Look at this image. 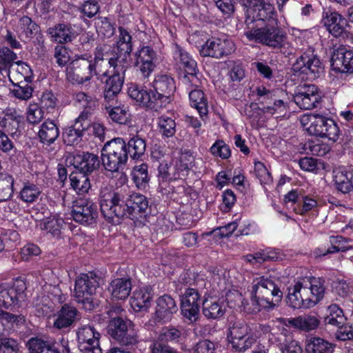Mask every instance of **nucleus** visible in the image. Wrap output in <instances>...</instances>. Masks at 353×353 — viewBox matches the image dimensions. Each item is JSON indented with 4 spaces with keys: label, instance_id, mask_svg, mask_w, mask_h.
<instances>
[{
    "label": "nucleus",
    "instance_id": "obj_1",
    "mask_svg": "<svg viewBox=\"0 0 353 353\" xmlns=\"http://www.w3.org/2000/svg\"><path fill=\"white\" fill-rule=\"evenodd\" d=\"M99 198L102 214L112 222L114 218L125 216L131 219H137L138 216H142L148 208L147 198L139 194L126 196L121 191L112 192L104 188L101 190Z\"/></svg>",
    "mask_w": 353,
    "mask_h": 353
},
{
    "label": "nucleus",
    "instance_id": "obj_2",
    "mask_svg": "<svg viewBox=\"0 0 353 353\" xmlns=\"http://www.w3.org/2000/svg\"><path fill=\"white\" fill-rule=\"evenodd\" d=\"M154 92H148L137 85L128 88L130 97L148 108L158 110L169 103L175 91L174 79L167 74L157 75L152 82Z\"/></svg>",
    "mask_w": 353,
    "mask_h": 353
},
{
    "label": "nucleus",
    "instance_id": "obj_3",
    "mask_svg": "<svg viewBox=\"0 0 353 353\" xmlns=\"http://www.w3.org/2000/svg\"><path fill=\"white\" fill-rule=\"evenodd\" d=\"M325 293L322 278H303L289 287L288 303L293 308H310L317 304Z\"/></svg>",
    "mask_w": 353,
    "mask_h": 353
},
{
    "label": "nucleus",
    "instance_id": "obj_4",
    "mask_svg": "<svg viewBox=\"0 0 353 353\" xmlns=\"http://www.w3.org/2000/svg\"><path fill=\"white\" fill-rule=\"evenodd\" d=\"M250 296L252 303L256 305L253 312H257L261 308H274L281 301L283 293L272 279L261 276L254 279Z\"/></svg>",
    "mask_w": 353,
    "mask_h": 353
},
{
    "label": "nucleus",
    "instance_id": "obj_5",
    "mask_svg": "<svg viewBox=\"0 0 353 353\" xmlns=\"http://www.w3.org/2000/svg\"><path fill=\"white\" fill-rule=\"evenodd\" d=\"M300 123L310 135L327 138L335 142L339 137L340 130L336 122L319 114H304Z\"/></svg>",
    "mask_w": 353,
    "mask_h": 353
},
{
    "label": "nucleus",
    "instance_id": "obj_6",
    "mask_svg": "<svg viewBox=\"0 0 353 353\" xmlns=\"http://www.w3.org/2000/svg\"><path fill=\"white\" fill-rule=\"evenodd\" d=\"M99 279L95 273L90 272L79 274L75 280L74 299L85 310L90 311L97 305L94 295L99 287Z\"/></svg>",
    "mask_w": 353,
    "mask_h": 353
},
{
    "label": "nucleus",
    "instance_id": "obj_7",
    "mask_svg": "<svg viewBox=\"0 0 353 353\" xmlns=\"http://www.w3.org/2000/svg\"><path fill=\"white\" fill-rule=\"evenodd\" d=\"M102 164L110 172L123 170L128 159L127 144L121 138L107 142L101 151Z\"/></svg>",
    "mask_w": 353,
    "mask_h": 353
},
{
    "label": "nucleus",
    "instance_id": "obj_8",
    "mask_svg": "<svg viewBox=\"0 0 353 353\" xmlns=\"http://www.w3.org/2000/svg\"><path fill=\"white\" fill-rule=\"evenodd\" d=\"M97 74L101 75L92 63V54L88 53L75 57L66 68V78L72 84H82Z\"/></svg>",
    "mask_w": 353,
    "mask_h": 353
},
{
    "label": "nucleus",
    "instance_id": "obj_9",
    "mask_svg": "<svg viewBox=\"0 0 353 353\" xmlns=\"http://www.w3.org/2000/svg\"><path fill=\"white\" fill-rule=\"evenodd\" d=\"M250 326L243 321L234 322L228 329L227 338L232 349L245 352L256 341L257 336L251 332Z\"/></svg>",
    "mask_w": 353,
    "mask_h": 353
},
{
    "label": "nucleus",
    "instance_id": "obj_10",
    "mask_svg": "<svg viewBox=\"0 0 353 353\" xmlns=\"http://www.w3.org/2000/svg\"><path fill=\"white\" fill-rule=\"evenodd\" d=\"M244 34L250 41L259 42L272 48H281L286 40L285 34L278 28L272 26L249 29Z\"/></svg>",
    "mask_w": 353,
    "mask_h": 353
},
{
    "label": "nucleus",
    "instance_id": "obj_11",
    "mask_svg": "<svg viewBox=\"0 0 353 353\" xmlns=\"http://www.w3.org/2000/svg\"><path fill=\"white\" fill-rule=\"evenodd\" d=\"M109 334L123 345H134L138 336L134 324L121 317H113L108 324Z\"/></svg>",
    "mask_w": 353,
    "mask_h": 353
},
{
    "label": "nucleus",
    "instance_id": "obj_12",
    "mask_svg": "<svg viewBox=\"0 0 353 353\" xmlns=\"http://www.w3.org/2000/svg\"><path fill=\"white\" fill-rule=\"evenodd\" d=\"M292 69L299 75H303L301 78L306 80L316 79L323 70L320 59L312 51L301 54L293 64Z\"/></svg>",
    "mask_w": 353,
    "mask_h": 353
},
{
    "label": "nucleus",
    "instance_id": "obj_13",
    "mask_svg": "<svg viewBox=\"0 0 353 353\" xmlns=\"http://www.w3.org/2000/svg\"><path fill=\"white\" fill-rule=\"evenodd\" d=\"M78 346L82 353H102L100 334L92 325H83L77 331Z\"/></svg>",
    "mask_w": 353,
    "mask_h": 353
},
{
    "label": "nucleus",
    "instance_id": "obj_14",
    "mask_svg": "<svg viewBox=\"0 0 353 353\" xmlns=\"http://www.w3.org/2000/svg\"><path fill=\"white\" fill-rule=\"evenodd\" d=\"M234 43L225 37H212L202 46L200 53L204 57L221 59L234 51Z\"/></svg>",
    "mask_w": 353,
    "mask_h": 353
},
{
    "label": "nucleus",
    "instance_id": "obj_15",
    "mask_svg": "<svg viewBox=\"0 0 353 353\" xmlns=\"http://www.w3.org/2000/svg\"><path fill=\"white\" fill-rule=\"evenodd\" d=\"M174 59L185 70L184 81H187L192 86L196 87L200 85L201 81L197 77L198 69L196 62L185 50L178 45H176L174 47Z\"/></svg>",
    "mask_w": 353,
    "mask_h": 353
},
{
    "label": "nucleus",
    "instance_id": "obj_16",
    "mask_svg": "<svg viewBox=\"0 0 353 353\" xmlns=\"http://www.w3.org/2000/svg\"><path fill=\"white\" fill-rule=\"evenodd\" d=\"M26 289V283L21 279L15 280L12 284H0V307L9 308L17 305Z\"/></svg>",
    "mask_w": 353,
    "mask_h": 353
},
{
    "label": "nucleus",
    "instance_id": "obj_17",
    "mask_svg": "<svg viewBox=\"0 0 353 353\" xmlns=\"http://www.w3.org/2000/svg\"><path fill=\"white\" fill-rule=\"evenodd\" d=\"M72 216L77 223L85 225L92 224L97 217V207L92 201L79 199L74 203Z\"/></svg>",
    "mask_w": 353,
    "mask_h": 353
},
{
    "label": "nucleus",
    "instance_id": "obj_18",
    "mask_svg": "<svg viewBox=\"0 0 353 353\" xmlns=\"http://www.w3.org/2000/svg\"><path fill=\"white\" fill-rule=\"evenodd\" d=\"M245 6H253V8L248 9V15L245 22L250 20V22L270 21L274 20L275 11L273 5L266 3L264 0H249L246 1Z\"/></svg>",
    "mask_w": 353,
    "mask_h": 353
},
{
    "label": "nucleus",
    "instance_id": "obj_19",
    "mask_svg": "<svg viewBox=\"0 0 353 353\" xmlns=\"http://www.w3.org/2000/svg\"><path fill=\"white\" fill-rule=\"evenodd\" d=\"M200 302L201 295L195 289L188 288L181 296V313L190 323L195 322L198 319Z\"/></svg>",
    "mask_w": 353,
    "mask_h": 353
},
{
    "label": "nucleus",
    "instance_id": "obj_20",
    "mask_svg": "<svg viewBox=\"0 0 353 353\" xmlns=\"http://www.w3.org/2000/svg\"><path fill=\"white\" fill-rule=\"evenodd\" d=\"M321 99L319 89L312 84L301 87L294 96V103L303 110H311L316 107Z\"/></svg>",
    "mask_w": 353,
    "mask_h": 353
},
{
    "label": "nucleus",
    "instance_id": "obj_21",
    "mask_svg": "<svg viewBox=\"0 0 353 353\" xmlns=\"http://www.w3.org/2000/svg\"><path fill=\"white\" fill-rule=\"evenodd\" d=\"M90 125L89 112L83 111L75 119L74 125L65 129L63 132L64 142L67 145L77 143L83 132L89 129Z\"/></svg>",
    "mask_w": 353,
    "mask_h": 353
},
{
    "label": "nucleus",
    "instance_id": "obj_22",
    "mask_svg": "<svg viewBox=\"0 0 353 353\" xmlns=\"http://www.w3.org/2000/svg\"><path fill=\"white\" fill-rule=\"evenodd\" d=\"M279 327L292 326L296 329L309 332L316 329L319 323V320L314 316L308 314L299 316L296 318L284 319L278 318L274 321Z\"/></svg>",
    "mask_w": 353,
    "mask_h": 353
},
{
    "label": "nucleus",
    "instance_id": "obj_23",
    "mask_svg": "<svg viewBox=\"0 0 353 353\" xmlns=\"http://www.w3.org/2000/svg\"><path fill=\"white\" fill-rule=\"evenodd\" d=\"M332 65L339 72H353V51L341 46L334 50L332 59Z\"/></svg>",
    "mask_w": 353,
    "mask_h": 353
},
{
    "label": "nucleus",
    "instance_id": "obj_24",
    "mask_svg": "<svg viewBox=\"0 0 353 353\" xmlns=\"http://www.w3.org/2000/svg\"><path fill=\"white\" fill-rule=\"evenodd\" d=\"M135 66L144 77H148L155 67V51L150 46H143L135 53Z\"/></svg>",
    "mask_w": 353,
    "mask_h": 353
},
{
    "label": "nucleus",
    "instance_id": "obj_25",
    "mask_svg": "<svg viewBox=\"0 0 353 353\" xmlns=\"http://www.w3.org/2000/svg\"><path fill=\"white\" fill-rule=\"evenodd\" d=\"M155 318L158 321L165 322L171 319L172 314L177 311V306L170 295H163L156 301Z\"/></svg>",
    "mask_w": 353,
    "mask_h": 353
},
{
    "label": "nucleus",
    "instance_id": "obj_26",
    "mask_svg": "<svg viewBox=\"0 0 353 353\" xmlns=\"http://www.w3.org/2000/svg\"><path fill=\"white\" fill-rule=\"evenodd\" d=\"M153 296L152 287L149 285L139 287L133 292L130 299L131 305L137 311L147 310L151 305Z\"/></svg>",
    "mask_w": 353,
    "mask_h": 353
},
{
    "label": "nucleus",
    "instance_id": "obj_27",
    "mask_svg": "<svg viewBox=\"0 0 353 353\" xmlns=\"http://www.w3.org/2000/svg\"><path fill=\"white\" fill-rule=\"evenodd\" d=\"M72 164L80 172L87 174L99 168L100 161L97 155L82 152L74 156Z\"/></svg>",
    "mask_w": 353,
    "mask_h": 353
},
{
    "label": "nucleus",
    "instance_id": "obj_28",
    "mask_svg": "<svg viewBox=\"0 0 353 353\" xmlns=\"http://www.w3.org/2000/svg\"><path fill=\"white\" fill-rule=\"evenodd\" d=\"M79 318L80 314L75 307L65 304L57 312L54 327L57 329L68 327Z\"/></svg>",
    "mask_w": 353,
    "mask_h": 353
},
{
    "label": "nucleus",
    "instance_id": "obj_29",
    "mask_svg": "<svg viewBox=\"0 0 353 353\" xmlns=\"http://www.w3.org/2000/svg\"><path fill=\"white\" fill-rule=\"evenodd\" d=\"M130 55V54H126V53L117 52L116 56L109 58L108 63H105V66L109 65L111 70H103L102 69H99V73L104 76H108L109 73L124 75L129 65L128 59Z\"/></svg>",
    "mask_w": 353,
    "mask_h": 353
},
{
    "label": "nucleus",
    "instance_id": "obj_30",
    "mask_svg": "<svg viewBox=\"0 0 353 353\" xmlns=\"http://www.w3.org/2000/svg\"><path fill=\"white\" fill-rule=\"evenodd\" d=\"M186 83L189 89V99L190 105L192 108L196 109L200 117L203 119L204 117L207 116L208 112V101L205 98L203 92L201 90L198 89V86H192L190 83L187 81H184Z\"/></svg>",
    "mask_w": 353,
    "mask_h": 353
},
{
    "label": "nucleus",
    "instance_id": "obj_31",
    "mask_svg": "<svg viewBox=\"0 0 353 353\" xmlns=\"http://www.w3.org/2000/svg\"><path fill=\"white\" fill-rule=\"evenodd\" d=\"M108 290L113 299L125 300L132 290L131 280L128 278H117L113 279L108 287Z\"/></svg>",
    "mask_w": 353,
    "mask_h": 353
},
{
    "label": "nucleus",
    "instance_id": "obj_32",
    "mask_svg": "<svg viewBox=\"0 0 353 353\" xmlns=\"http://www.w3.org/2000/svg\"><path fill=\"white\" fill-rule=\"evenodd\" d=\"M109 78L105 81V89L104 92L105 99L108 103L114 101L115 97L121 92L123 81L124 75L109 73Z\"/></svg>",
    "mask_w": 353,
    "mask_h": 353
},
{
    "label": "nucleus",
    "instance_id": "obj_33",
    "mask_svg": "<svg viewBox=\"0 0 353 353\" xmlns=\"http://www.w3.org/2000/svg\"><path fill=\"white\" fill-rule=\"evenodd\" d=\"M21 121V115L14 109H7L5 113L0 116V127L11 134H15Z\"/></svg>",
    "mask_w": 353,
    "mask_h": 353
},
{
    "label": "nucleus",
    "instance_id": "obj_34",
    "mask_svg": "<svg viewBox=\"0 0 353 353\" xmlns=\"http://www.w3.org/2000/svg\"><path fill=\"white\" fill-rule=\"evenodd\" d=\"M225 310L222 302L214 298L203 301V314L209 319H216L225 314Z\"/></svg>",
    "mask_w": 353,
    "mask_h": 353
},
{
    "label": "nucleus",
    "instance_id": "obj_35",
    "mask_svg": "<svg viewBox=\"0 0 353 353\" xmlns=\"http://www.w3.org/2000/svg\"><path fill=\"white\" fill-rule=\"evenodd\" d=\"M352 177V173L344 168H339L334 171L336 187L343 193H348L353 190Z\"/></svg>",
    "mask_w": 353,
    "mask_h": 353
},
{
    "label": "nucleus",
    "instance_id": "obj_36",
    "mask_svg": "<svg viewBox=\"0 0 353 353\" xmlns=\"http://www.w3.org/2000/svg\"><path fill=\"white\" fill-rule=\"evenodd\" d=\"M105 105V109L108 113L109 117L112 121L119 124H126L130 120V114L129 112L128 107L125 105L114 106V100L110 101Z\"/></svg>",
    "mask_w": 353,
    "mask_h": 353
},
{
    "label": "nucleus",
    "instance_id": "obj_37",
    "mask_svg": "<svg viewBox=\"0 0 353 353\" xmlns=\"http://www.w3.org/2000/svg\"><path fill=\"white\" fill-rule=\"evenodd\" d=\"M345 321L343 311L337 304H331L327 307V314L324 319L326 324L337 327L340 330Z\"/></svg>",
    "mask_w": 353,
    "mask_h": 353
},
{
    "label": "nucleus",
    "instance_id": "obj_38",
    "mask_svg": "<svg viewBox=\"0 0 353 353\" xmlns=\"http://www.w3.org/2000/svg\"><path fill=\"white\" fill-rule=\"evenodd\" d=\"M277 341L283 353H302V348L297 341L292 339L290 332L285 328L282 329Z\"/></svg>",
    "mask_w": 353,
    "mask_h": 353
},
{
    "label": "nucleus",
    "instance_id": "obj_39",
    "mask_svg": "<svg viewBox=\"0 0 353 353\" xmlns=\"http://www.w3.org/2000/svg\"><path fill=\"white\" fill-rule=\"evenodd\" d=\"M194 157L190 152L182 153L173 166L178 179L185 176L188 171L193 167Z\"/></svg>",
    "mask_w": 353,
    "mask_h": 353
},
{
    "label": "nucleus",
    "instance_id": "obj_40",
    "mask_svg": "<svg viewBox=\"0 0 353 353\" xmlns=\"http://www.w3.org/2000/svg\"><path fill=\"white\" fill-rule=\"evenodd\" d=\"M59 135V130L57 124L52 120L46 121L41 126L39 137L42 143H52Z\"/></svg>",
    "mask_w": 353,
    "mask_h": 353
},
{
    "label": "nucleus",
    "instance_id": "obj_41",
    "mask_svg": "<svg viewBox=\"0 0 353 353\" xmlns=\"http://www.w3.org/2000/svg\"><path fill=\"white\" fill-rule=\"evenodd\" d=\"M306 353H332V343L319 337H312L307 340L305 345Z\"/></svg>",
    "mask_w": 353,
    "mask_h": 353
},
{
    "label": "nucleus",
    "instance_id": "obj_42",
    "mask_svg": "<svg viewBox=\"0 0 353 353\" xmlns=\"http://www.w3.org/2000/svg\"><path fill=\"white\" fill-rule=\"evenodd\" d=\"M27 346L30 353H60L54 344L37 337L31 338Z\"/></svg>",
    "mask_w": 353,
    "mask_h": 353
},
{
    "label": "nucleus",
    "instance_id": "obj_43",
    "mask_svg": "<svg viewBox=\"0 0 353 353\" xmlns=\"http://www.w3.org/2000/svg\"><path fill=\"white\" fill-rule=\"evenodd\" d=\"M72 188L79 194L87 193L90 188V180L86 174L73 172L70 175Z\"/></svg>",
    "mask_w": 353,
    "mask_h": 353
},
{
    "label": "nucleus",
    "instance_id": "obj_44",
    "mask_svg": "<svg viewBox=\"0 0 353 353\" xmlns=\"http://www.w3.org/2000/svg\"><path fill=\"white\" fill-rule=\"evenodd\" d=\"M64 223V220L59 215L54 214L48 217L46 219H43L40 223V228L41 230H46L56 236L60 234L61 230Z\"/></svg>",
    "mask_w": 353,
    "mask_h": 353
},
{
    "label": "nucleus",
    "instance_id": "obj_45",
    "mask_svg": "<svg viewBox=\"0 0 353 353\" xmlns=\"http://www.w3.org/2000/svg\"><path fill=\"white\" fill-rule=\"evenodd\" d=\"M145 148V141L139 137H134L127 144L128 155L133 159H139L144 154Z\"/></svg>",
    "mask_w": 353,
    "mask_h": 353
},
{
    "label": "nucleus",
    "instance_id": "obj_46",
    "mask_svg": "<svg viewBox=\"0 0 353 353\" xmlns=\"http://www.w3.org/2000/svg\"><path fill=\"white\" fill-rule=\"evenodd\" d=\"M14 179L6 174H0V203L12 198L13 195Z\"/></svg>",
    "mask_w": 353,
    "mask_h": 353
},
{
    "label": "nucleus",
    "instance_id": "obj_47",
    "mask_svg": "<svg viewBox=\"0 0 353 353\" xmlns=\"http://www.w3.org/2000/svg\"><path fill=\"white\" fill-rule=\"evenodd\" d=\"M132 176L138 188H145L149 181L148 165L145 163L136 165L132 171Z\"/></svg>",
    "mask_w": 353,
    "mask_h": 353
},
{
    "label": "nucleus",
    "instance_id": "obj_48",
    "mask_svg": "<svg viewBox=\"0 0 353 353\" xmlns=\"http://www.w3.org/2000/svg\"><path fill=\"white\" fill-rule=\"evenodd\" d=\"M48 33L53 41L59 43L70 40V30L66 23H57L48 29Z\"/></svg>",
    "mask_w": 353,
    "mask_h": 353
},
{
    "label": "nucleus",
    "instance_id": "obj_49",
    "mask_svg": "<svg viewBox=\"0 0 353 353\" xmlns=\"http://www.w3.org/2000/svg\"><path fill=\"white\" fill-rule=\"evenodd\" d=\"M40 188L32 183L25 184L20 191V199L26 203L35 202L41 195Z\"/></svg>",
    "mask_w": 353,
    "mask_h": 353
},
{
    "label": "nucleus",
    "instance_id": "obj_50",
    "mask_svg": "<svg viewBox=\"0 0 353 353\" xmlns=\"http://www.w3.org/2000/svg\"><path fill=\"white\" fill-rule=\"evenodd\" d=\"M158 127L160 132L165 137H172L176 132V123L171 117L162 115L158 118Z\"/></svg>",
    "mask_w": 353,
    "mask_h": 353
},
{
    "label": "nucleus",
    "instance_id": "obj_51",
    "mask_svg": "<svg viewBox=\"0 0 353 353\" xmlns=\"http://www.w3.org/2000/svg\"><path fill=\"white\" fill-rule=\"evenodd\" d=\"M132 37L129 32L123 28H119V37L117 43V50L119 52L130 54L132 50Z\"/></svg>",
    "mask_w": 353,
    "mask_h": 353
},
{
    "label": "nucleus",
    "instance_id": "obj_52",
    "mask_svg": "<svg viewBox=\"0 0 353 353\" xmlns=\"http://www.w3.org/2000/svg\"><path fill=\"white\" fill-rule=\"evenodd\" d=\"M17 59V54L8 47L0 48V74L8 70Z\"/></svg>",
    "mask_w": 353,
    "mask_h": 353
},
{
    "label": "nucleus",
    "instance_id": "obj_53",
    "mask_svg": "<svg viewBox=\"0 0 353 353\" xmlns=\"http://www.w3.org/2000/svg\"><path fill=\"white\" fill-rule=\"evenodd\" d=\"M73 99L76 106L79 108H84L83 111H88L89 115L90 110L95 107V101L92 97L88 95L85 92H79L74 94Z\"/></svg>",
    "mask_w": 353,
    "mask_h": 353
},
{
    "label": "nucleus",
    "instance_id": "obj_54",
    "mask_svg": "<svg viewBox=\"0 0 353 353\" xmlns=\"http://www.w3.org/2000/svg\"><path fill=\"white\" fill-rule=\"evenodd\" d=\"M332 291L340 297H347L353 291L352 283L345 279H337L332 283Z\"/></svg>",
    "mask_w": 353,
    "mask_h": 353
},
{
    "label": "nucleus",
    "instance_id": "obj_55",
    "mask_svg": "<svg viewBox=\"0 0 353 353\" xmlns=\"http://www.w3.org/2000/svg\"><path fill=\"white\" fill-rule=\"evenodd\" d=\"M254 171L256 176L262 185L265 186L272 184L273 181L272 175L263 163L255 161Z\"/></svg>",
    "mask_w": 353,
    "mask_h": 353
},
{
    "label": "nucleus",
    "instance_id": "obj_56",
    "mask_svg": "<svg viewBox=\"0 0 353 353\" xmlns=\"http://www.w3.org/2000/svg\"><path fill=\"white\" fill-rule=\"evenodd\" d=\"M210 153L222 159H227L231 156L230 147L223 141L217 140L210 148Z\"/></svg>",
    "mask_w": 353,
    "mask_h": 353
},
{
    "label": "nucleus",
    "instance_id": "obj_57",
    "mask_svg": "<svg viewBox=\"0 0 353 353\" xmlns=\"http://www.w3.org/2000/svg\"><path fill=\"white\" fill-rule=\"evenodd\" d=\"M0 353H21L17 340L0 336Z\"/></svg>",
    "mask_w": 353,
    "mask_h": 353
},
{
    "label": "nucleus",
    "instance_id": "obj_58",
    "mask_svg": "<svg viewBox=\"0 0 353 353\" xmlns=\"http://www.w3.org/2000/svg\"><path fill=\"white\" fill-rule=\"evenodd\" d=\"M44 112L37 103H30L26 110L27 121L31 124L39 123L43 118Z\"/></svg>",
    "mask_w": 353,
    "mask_h": 353
},
{
    "label": "nucleus",
    "instance_id": "obj_59",
    "mask_svg": "<svg viewBox=\"0 0 353 353\" xmlns=\"http://www.w3.org/2000/svg\"><path fill=\"white\" fill-rule=\"evenodd\" d=\"M274 103L272 105H267L263 108V112L272 115H276V117H281L287 111V104L283 100H276L273 98Z\"/></svg>",
    "mask_w": 353,
    "mask_h": 353
},
{
    "label": "nucleus",
    "instance_id": "obj_60",
    "mask_svg": "<svg viewBox=\"0 0 353 353\" xmlns=\"http://www.w3.org/2000/svg\"><path fill=\"white\" fill-rule=\"evenodd\" d=\"M158 169L159 181H167L178 179L173 166H168V162L161 163L158 166Z\"/></svg>",
    "mask_w": 353,
    "mask_h": 353
},
{
    "label": "nucleus",
    "instance_id": "obj_61",
    "mask_svg": "<svg viewBox=\"0 0 353 353\" xmlns=\"http://www.w3.org/2000/svg\"><path fill=\"white\" fill-rule=\"evenodd\" d=\"M54 57L59 66H65L70 60V50L64 46H57L54 48Z\"/></svg>",
    "mask_w": 353,
    "mask_h": 353
},
{
    "label": "nucleus",
    "instance_id": "obj_62",
    "mask_svg": "<svg viewBox=\"0 0 353 353\" xmlns=\"http://www.w3.org/2000/svg\"><path fill=\"white\" fill-rule=\"evenodd\" d=\"M347 23H325V29L335 37L345 38L348 36Z\"/></svg>",
    "mask_w": 353,
    "mask_h": 353
},
{
    "label": "nucleus",
    "instance_id": "obj_63",
    "mask_svg": "<svg viewBox=\"0 0 353 353\" xmlns=\"http://www.w3.org/2000/svg\"><path fill=\"white\" fill-rule=\"evenodd\" d=\"M25 321L24 316L21 315H14L0 310V327L7 326L8 323H16L19 325Z\"/></svg>",
    "mask_w": 353,
    "mask_h": 353
},
{
    "label": "nucleus",
    "instance_id": "obj_64",
    "mask_svg": "<svg viewBox=\"0 0 353 353\" xmlns=\"http://www.w3.org/2000/svg\"><path fill=\"white\" fill-rule=\"evenodd\" d=\"M32 88L26 82H25L24 85H18L12 90V94L16 98L25 101L32 97Z\"/></svg>",
    "mask_w": 353,
    "mask_h": 353
}]
</instances>
